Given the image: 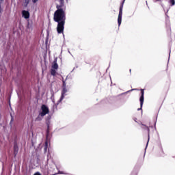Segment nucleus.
<instances>
[{
	"label": "nucleus",
	"mask_w": 175,
	"mask_h": 175,
	"mask_svg": "<svg viewBox=\"0 0 175 175\" xmlns=\"http://www.w3.org/2000/svg\"><path fill=\"white\" fill-rule=\"evenodd\" d=\"M22 16L25 18L26 20L29 18V12L27 10H23L22 11Z\"/></svg>",
	"instance_id": "obj_6"
},
{
	"label": "nucleus",
	"mask_w": 175,
	"mask_h": 175,
	"mask_svg": "<svg viewBox=\"0 0 175 175\" xmlns=\"http://www.w3.org/2000/svg\"><path fill=\"white\" fill-rule=\"evenodd\" d=\"M131 91H137V89H132Z\"/></svg>",
	"instance_id": "obj_20"
},
{
	"label": "nucleus",
	"mask_w": 175,
	"mask_h": 175,
	"mask_svg": "<svg viewBox=\"0 0 175 175\" xmlns=\"http://www.w3.org/2000/svg\"><path fill=\"white\" fill-rule=\"evenodd\" d=\"M0 13H2V8H1V4H0Z\"/></svg>",
	"instance_id": "obj_19"
},
{
	"label": "nucleus",
	"mask_w": 175,
	"mask_h": 175,
	"mask_svg": "<svg viewBox=\"0 0 175 175\" xmlns=\"http://www.w3.org/2000/svg\"><path fill=\"white\" fill-rule=\"evenodd\" d=\"M142 126L146 127V129H147V131H148V140L147 144H148V142H149V140H150V127H148V126H146V125H144V124H142Z\"/></svg>",
	"instance_id": "obj_10"
},
{
	"label": "nucleus",
	"mask_w": 175,
	"mask_h": 175,
	"mask_svg": "<svg viewBox=\"0 0 175 175\" xmlns=\"http://www.w3.org/2000/svg\"><path fill=\"white\" fill-rule=\"evenodd\" d=\"M124 3H125V0H123L119 8V14L118 16V24L119 26L121 25V23L122 21V9L124 8Z\"/></svg>",
	"instance_id": "obj_2"
},
{
	"label": "nucleus",
	"mask_w": 175,
	"mask_h": 175,
	"mask_svg": "<svg viewBox=\"0 0 175 175\" xmlns=\"http://www.w3.org/2000/svg\"><path fill=\"white\" fill-rule=\"evenodd\" d=\"M68 92V89L66 88H63L62 91V96L59 98V100L57 101V103L56 104V107L57 105H59L64 100V98H65V94Z\"/></svg>",
	"instance_id": "obj_5"
},
{
	"label": "nucleus",
	"mask_w": 175,
	"mask_h": 175,
	"mask_svg": "<svg viewBox=\"0 0 175 175\" xmlns=\"http://www.w3.org/2000/svg\"><path fill=\"white\" fill-rule=\"evenodd\" d=\"M29 3V0H25V1L23 2V6L24 8H27Z\"/></svg>",
	"instance_id": "obj_11"
},
{
	"label": "nucleus",
	"mask_w": 175,
	"mask_h": 175,
	"mask_svg": "<svg viewBox=\"0 0 175 175\" xmlns=\"http://www.w3.org/2000/svg\"><path fill=\"white\" fill-rule=\"evenodd\" d=\"M170 3L171 6H174L175 5V0H170Z\"/></svg>",
	"instance_id": "obj_14"
},
{
	"label": "nucleus",
	"mask_w": 175,
	"mask_h": 175,
	"mask_svg": "<svg viewBox=\"0 0 175 175\" xmlns=\"http://www.w3.org/2000/svg\"><path fill=\"white\" fill-rule=\"evenodd\" d=\"M64 1L65 0H59V4L57 5L56 6H60V8H64L65 6Z\"/></svg>",
	"instance_id": "obj_9"
},
{
	"label": "nucleus",
	"mask_w": 175,
	"mask_h": 175,
	"mask_svg": "<svg viewBox=\"0 0 175 175\" xmlns=\"http://www.w3.org/2000/svg\"><path fill=\"white\" fill-rule=\"evenodd\" d=\"M139 102H140V108H138L137 110H142L143 109V104L144 103V90L141 89V96L139 98Z\"/></svg>",
	"instance_id": "obj_4"
},
{
	"label": "nucleus",
	"mask_w": 175,
	"mask_h": 175,
	"mask_svg": "<svg viewBox=\"0 0 175 175\" xmlns=\"http://www.w3.org/2000/svg\"><path fill=\"white\" fill-rule=\"evenodd\" d=\"M38 0H32L33 3H36V2H38Z\"/></svg>",
	"instance_id": "obj_18"
},
{
	"label": "nucleus",
	"mask_w": 175,
	"mask_h": 175,
	"mask_svg": "<svg viewBox=\"0 0 175 175\" xmlns=\"http://www.w3.org/2000/svg\"><path fill=\"white\" fill-rule=\"evenodd\" d=\"M157 1V2H159V1H161V0H156Z\"/></svg>",
	"instance_id": "obj_21"
},
{
	"label": "nucleus",
	"mask_w": 175,
	"mask_h": 175,
	"mask_svg": "<svg viewBox=\"0 0 175 175\" xmlns=\"http://www.w3.org/2000/svg\"><path fill=\"white\" fill-rule=\"evenodd\" d=\"M63 83V88H66V83L65 82L64 80L62 81Z\"/></svg>",
	"instance_id": "obj_16"
},
{
	"label": "nucleus",
	"mask_w": 175,
	"mask_h": 175,
	"mask_svg": "<svg viewBox=\"0 0 175 175\" xmlns=\"http://www.w3.org/2000/svg\"><path fill=\"white\" fill-rule=\"evenodd\" d=\"M51 75L52 76H55V75H57V71H56V70L54 69V68H51Z\"/></svg>",
	"instance_id": "obj_13"
},
{
	"label": "nucleus",
	"mask_w": 175,
	"mask_h": 175,
	"mask_svg": "<svg viewBox=\"0 0 175 175\" xmlns=\"http://www.w3.org/2000/svg\"><path fill=\"white\" fill-rule=\"evenodd\" d=\"M129 71H130V73H131V72H132V70H131V69H130V70H129Z\"/></svg>",
	"instance_id": "obj_22"
},
{
	"label": "nucleus",
	"mask_w": 175,
	"mask_h": 175,
	"mask_svg": "<svg viewBox=\"0 0 175 175\" xmlns=\"http://www.w3.org/2000/svg\"><path fill=\"white\" fill-rule=\"evenodd\" d=\"M41 110H42V112L39 113V116H40L41 117H44V116L50 113V110L49 109V107L46 105H42L41 106Z\"/></svg>",
	"instance_id": "obj_3"
},
{
	"label": "nucleus",
	"mask_w": 175,
	"mask_h": 175,
	"mask_svg": "<svg viewBox=\"0 0 175 175\" xmlns=\"http://www.w3.org/2000/svg\"><path fill=\"white\" fill-rule=\"evenodd\" d=\"M56 9L57 10L53 14V20L55 23H57V33H64L65 21H66V9L61 6H56Z\"/></svg>",
	"instance_id": "obj_1"
},
{
	"label": "nucleus",
	"mask_w": 175,
	"mask_h": 175,
	"mask_svg": "<svg viewBox=\"0 0 175 175\" xmlns=\"http://www.w3.org/2000/svg\"><path fill=\"white\" fill-rule=\"evenodd\" d=\"M36 121H42V118H40V116H38L36 118Z\"/></svg>",
	"instance_id": "obj_15"
},
{
	"label": "nucleus",
	"mask_w": 175,
	"mask_h": 175,
	"mask_svg": "<svg viewBox=\"0 0 175 175\" xmlns=\"http://www.w3.org/2000/svg\"><path fill=\"white\" fill-rule=\"evenodd\" d=\"M47 146H49V144L47 142H45V150L47 148Z\"/></svg>",
	"instance_id": "obj_17"
},
{
	"label": "nucleus",
	"mask_w": 175,
	"mask_h": 175,
	"mask_svg": "<svg viewBox=\"0 0 175 175\" xmlns=\"http://www.w3.org/2000/svg\"><path fill=\"white\" fill-rule=\"evenodd\" d=\"M17 154H18V146H17V143H14V157H17Z\"/></svg>",
	"instance_id": "obj_7"
},
{
	"label": "nucleus",
	"mask_w": 175,
	"mask_h": 175,
	"mask_svg": "<svg viewBox=\"0 0 175 175\" xmlns=\"http://www.w3.org/2000/svg\"><path fill=\"white\" fill-rule=\"evenodd\" d=\"M51 69H55V70H57V69H58V64L57 63V59L53 61Z\"/></svg>",
	"instance_id": "obj_8"
},
{
	"label": "nucleus",
	"mask_w": 175,
	"mask_h": 175,
	"mask_svg": "<svg viewBox=\"0 0 175 175\" xmlns=\"http://www.w3.org/2000/svg\"><path fill=\"white\" fill-rule=\"evenodd\" d=\"M49 135H50V125H47V130H46V139L49 137Z\"/></svg>",
	"instance_id": "obj_12"
}]
</instances>
